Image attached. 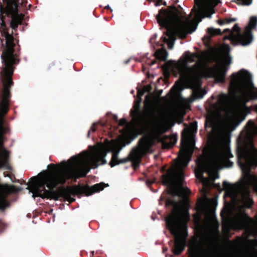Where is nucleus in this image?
Wrapping results in <instances>:
<instances>
[{
	"label": "nucleus",
	"mask_w": 257,
	"mask_h": 257,
	"mask_svg": "<svg viewBox=\"0 0 257 257\" xmlns=\"http://www.w3.org/2000/svg\"><path fill=\"white\" fill-rule=\"evenodd\" d=\"M69 164L64 161L63 166L53 172H46L38 176L32 177L27 183L29 189L33 193V197H40L42 199L58 200L61 197L70 203L75 201L71 195H85L89 196L95 192L102 190L104 183L96 184L91 187L75 185L73 187L61 186L55 190L59 185H64L67 180L76 181L77 179L84 177L91 168L83 156H74L68 160Z\"/></svg>",
	"instance_id": "f257e3e1"
},
{
	"label": "nucleus",
	"mask_w": 257,
	"mask_h": 257,
	"mask_svg": "<svg viewBox=\"0 0 257 257\" xmlns=\"http://www.w3.org/2000/svg\"><path fill=\"white\" fill-rule=\"evenodd\" d=\"M195 6L192 12L195 13V20L191 21L186 18L182 20V8L178 6V10L174 5L169 6L168 10L162 8L156 16V19L159 26L166 30L164 35L172 39L177 36L181 39L186 37L187 34H191L195 31L198 23L201 22L205 18L211 17L215 13L214 8H206V6L211 4L214 0H194ZM243 5L248 6L252 3V0H237Z\"/></svg>",
	"instance_id": "f03ea898"
},
{
	"label": "nucleus",
	"mask_w": 257,
	"mask_h": 257,
	"mask_svg": "<svg viewBox=\"0 0 257 257\" xmlns=\"http://www.w3.org/2000/svg\"><path fill=\"white\" fill-rule=\"evenodd\" d=\"M10 56L7 52L3 54V64L0 70V169L5 168L11 170L12 168L9 164L10 152L4 146V143L7 140L4 135L10 131L5 116L10 110L12 97L11 88L14 85V65L18 61Z\"/></svg>",
	"instance_id": "7ed1b4c3"
},
{
	"label": "nucleus",
	"mask_w": 257,
	"mask_h": 257,
	"mask_svg": "<svg viewBox=\"0 0 257 257\" xmlns=\"http://www.w3.org/2000/svg\"><path fill=\"white\" fill-rule=\"evenodd\" d=\"M184 56L185 58L179 60L177 63L181 77L183 79L195 82L200 81L204 78L213 77L219 82H225L228 69L226 66H223L215 70L204 65L202 61H198L190 67L188 63L194 62L195 58L200 59V56L197 53H191L188 51L185 53Z\"/></svg>",
	"instance_id": "20e7f679"
},
{
	"label": "nucleus",
	"mask_w": 257,
	"mask_h": 257,
	"mask_svg": "<svg viewBox=\"0 0 257 257\" xmlns=\"http://www.w3.org/2000/svg\"><path fill=\"white\" fill-rule=\"evenodd\" d=\"M157 108L152 104L146 105L145 112L148 120H145L138 108L137 112H133V120L135 125L142 130L150 131L152 134L159 137L167 131L165 125L159 121L157 115Z\"/></svg>",
	"instance_id": "39448f33"
},
{
	"label": "nucleus",
	"mask_w": 257,
	"mask_h": 257,
	"mask_svg": "<svg viewBox=\"0 0 257 257\" xmlns=\"http://www.w3.org/2000/svg\"><path fill=\"white\" fill-rule=\"evenodd\" d=\"M162 184L168 187V194L172 196H179L180 192L182 194H188L190 190L187 187L184 188V174L182 170L176 171L169 168L166 174L161 176Z\"/></svg>",
	"instance_id": "423d86ee"
},
{
	"label": "nucleus",
	"mask_w": 257,
	"mask_h": 257,
	"mask_svg": "<svg viewBox=\"0 0 257 257\" xmlns=\"http://www.w3.org/2000/svg\"><path fill=\"white\" fill-rule=\"evenodd\" d=\"M1 21L0 31L3 39H1L0 38V52L2 51L1 55L2 66L0 67V70H1L3 64L2 56L3 54L5 52H7L10 56V57L11 58L16 59L18 60V63L14 65L15 70L16 66L19 64L20 61V50H18L17 48V47H20V46L18 44V46H16V43L18 44V41L17 42H15V41H17V40H15L13 36V33L12 32V33L10 34L8 32L3 17H2L1 19Z\"/></svg>",
	"instance_id": "0eeeda50"
},
{
	"label": "nucleus",
	"mask_w": 257,
	"mask_h": 257,
	"mask_svg": "<svg viewBox=\"0 0 257 257\" xmlns=\"http://www.w3.org/2000/svg\"><path fill=\"white\" fill-rule=\"evenodd\" d=\"M165 205L173 207V213L165 218L166 226L172 235L178 236L181 232V224L176 214L178 203L172 198H168Z\"/></svg>",
	"instance_id": "6e6552de"
},
{
	"label": "nucleus",
	"mask_w": 257,
	"mask_h": 257,
	"mask_svg": "<svg viewBox=\"0 0 257 257\" xmlns=\"http://www.w3.org/2000/svg\"><path fill=\"white\" fill-rule=\"evenodd\" d=\"M139 148L134 150L131 153L132 167L137 169L140 166L139 158L141 154H145L151 152L154 141L149 137H142L139 141Z\"/></svg>",
	"instance_id": "1a4fd4ad"
},
{
	"label": "nucleus",
	"mask_w": 257,
	"mask_h": 257,
	"mask_svg": "<svg viewBox=\"0 0 257 257\" xmlns=\"http://www.w3.org/2000/svg\"><path fill=\"white\" fill-rule=\"evenodd\" d=\"M231 78L230 85L232 86L239 85L241 87L242 91L248 87L255 88L251 81V74L245 70L241 69L237 73H232Z\"/></svg>",
	"instance_id": "9d476101"
},
{
	"label": "nucleus",
	"mask_w": 257,
	"mask_h": 257,
	"mask_svg": "<svg viewBox=\"0 0 257 257\" xmlns=\"http://www.w3.org/2000/svg\"><path fill=\"white\" fill-rule=\"evenodd\" d=\"M233 155L229 149H225L218 152L214 156L212 163L213 166L218 170L223 168H230L233 166V162L229 160L232 158Z\"/></svg>",
	"instance_id": "9b49d317"
},
{
	"label": "nucleus",
	"mask_w": 257,
	"mask_h": 257,
	"mask_svg": "<svg viewBox=\"0 0 257 257\" xmlns=\"http://www.w3.org/2000/svg\"><path fill=\"white\" fill-rule=\"evenodd\" d=\"M20 189L15 185H8L0 184V210L4 212L11 205L10 201L8 199V196L11 193H15L19 191Z\"/></svg>",
	"instance_id": "f8f14e48"
},
{
	"label": "nucleus",
	"mask_w": 257,
	"mask_h": 257,
	"mask_svg": "<svg viewBox=\"0 0 257 257\" xmlns=\"http://www.w3.org/2000/svg\"><path fill=\"white\" fill-rule=\"evenodd\" d=\"M189 141V135L186 133L182 134L181 139V145L182 147V154L180 156L181 161L185 166H187L191 160L193 150L188 146Z\"/></svg>",
	"instance_id": "ddd939ff"
},
{
	"label": "nucleus",
	"mask_w": 257,
	"mask_h": 257,
	"mask_svg": "<svg viewBox=\"0 0 257 257\" xmlns=\"http://www.w3.org/2000/svg\"><path fill=\"white\" fill-rule=\"evenodd\" d=\"M257 27V17L252 16L250 18L248 25L245 28L244 32L239 36V40L242 45H249L253 40L252 30Z\"/></svg>",
	"instance_id": "4468645a"
},
{
	"label": "nucleus",
	"mask_w": 257,
	"mask_h": 257,
	"mask_svg": "<svg viewBox=\"0 0 257 257\" xmlns=\"http://www.w3.org/2000/svg\"><path fill=\"white\" fill-rule=\"evenodd\" d=\"M186 232V236L184 238L181 237H177L174 241V245L172 248V252L174 255H180L185 249L186 243V236L188 235L187 232V226H184Z\"/></svg>",
	"instance_id": "2eb2a0df"
},
{
	"label": "nucleus",
	"mask_w": 257,
	"mask_h": 257,
	"mask_svg": "<svg viewBox=\"0 0 257 257\" xmlns=\"http://www.w3.org/2000/svg\"><path fill=\"white\" fill-rule=\"evenodd\" d=\"M198 173L196 174L197 178H203V173L208 171L209 164L207 160L202 157H199L197 161Z\"/></svg>",
	"instance_id": "dca6fc26"
},
{
	"label": "nucleus",
	"mask_w": 257,
	"mask_h": 257,
	"mask_svg": "<svg viewBox=\"0 0 257 257\" xmlns=\"http://www.w3.org/2000/svg\"><path fill=\"white\" fill-rule=\"evenodd\" d=\"M120 149L121 148H119L118 151L113 152L112 153L111 161L109 163V165L111 167H113L115 166L119 165L120 164L125 163L131 160V153L126 158L121 159H119L118 158V153Z\"/></svg>",
	"instance_id": "f3484780"
},
{
	"label": "nucleus",
	"mask_w": 257,
	"mask_h": 257,
	"mask_svg": "<svg viewBox=\"0 0 257 257\" xmlns=\"http://www.w3.org/2000/svg\"><path fill=\"white\" fill-rule=\"evenodd\" d=\"M106 155V152L103 151H100L98 155L94 158L91 165V168L95 169L99 165H104L106 164V161L105 159Z\"/></svg>",
	"instance_id": "a211bd4d"
},
{
	"label": "nucleus",
	"mask_w": 257,
	"mask_h": 257,
	"mask_svg": "<svg viewBox=\"0 0 257 257\" xmlns=\"http://www.w3.org/2000/svg\"><path fill=\"white\" fill-rule=\"evenodd\" d=\"M24 15L22 14H17L13 16L10 22L11 27L13 30H17L19 25H21L22 23Z\"/></svg>",
	"instance_id": "6ab92c4d"
},
{
	"label": "nucleus",
	"mask_w": 257,
	"mask_h": 257,
	"mask_svg": "<svg viewBox=\"0 0 257 257\" xmlns=\"http://www.w3.org/2000/svg\"><path fill=\"white\" fill-rule=\"evenodd\" d=\"M154 56L157 60L166 61L168 53L165 49H159L154 53Z\"/></svg>",
	"instance_id": "aec40b11"
},
{
	"label": "nucleus",
	"mask_w": 257,
	"mask_h": 257,
	"mask_svg": "<svg viewBox=\"0 0 257 257\" xmlns=\"http://www.w3.org/2000/svg\"><path fill=\"white\" fill-rule=\"evenodd\" d=\"M246 125L250 134L253 136L257 135V125L254 121L251 119L249 120L247 122Z\"/></svg>",
	"instance_id": "412c9836"
},
{
	"label": "nucleus",
	"mask_w": 257,
	"mask_h": 257,
	"mask_svg": "<svg viewBox=\"0 0 257 257\" xmlns=\"http://www.w3.org/2000/svg\"><path fill=\"white\" fill-rule=\"evenodd\" d=\"M254 202L253 199L249 197V192L248 191V194L242 200L243 206L246 208H250Z\"/></svg>",
	"instance_id": "4be33fe9"
},
{
	"label": "nucleus",
	"mask_w": 257,
	"mask_h": 257,
	"mask_svg": "<svg viewBox=\"0 0 257 257\" xmlns=\"http://www.w3.org/2000/svg\"><path fill=\"white\" fill-rule=\"evenodd\" d=\"M198 244L194 242L189 248L190 252L189 257H198V252L197 248Z\"/></svg>",
	"instance_id": "5701e85b"
},
{
	"label": "nucleus",
	"mask_w": 257,
	"mask_h": 257,
	"mask_svg": "<svg viewBox=\"0 0 257 257\" xmlns=\"http://www.w3.org/2000/svg\"><path fill=\"white\" fill-rule=\"evenodd\" d=\"M177 142V138H171L169 142H163L162 146L164 149H169L172 148Z\"/></svg>",
	"instance_id": "b1692460"
},
{
	"label": "nucleus",
	"mask_w": 257,
	"mask_h": 257,
	"mask_svg": "<svg viewBox=\"0 0 257 257\" xmlns=\"http://www.w3.org/2000/svg\"><path fill=\"white\" fill-rule=\"evenodd\" d=\"M207 33L211 36L220 35L222 34L221 31L220 29H214L213 28H208Z\"/></svg>",
	"instance_id": "393cba45"
},
{
	"label": "nucleus",
	"mask_w": 257,
	"mask_h": 257,
	"mask_svg": "<svg viewBox=\"0 0 257 257\" xmlns=\"http://www.w3.org/2000/svg\"><path fill=\"white\" fill-rule=\"evenodd\" d=\"M251 220V218L249 217L246 214L244 213V218L242 219L241 221V226L242 228L245 227L247 224L248 223V221H250Z\"/></svg>",
	"instance_id": "a878e982"
},
{
	"label": "nucleus",
	"mask_w": 257,
	"mask_h": 257,
	"mask_svg": "<svg viewBox=\"0 0 257 257\" xmlns=\"http://www.w3.org/2000/svg\"><path fill=\"white\" fill-rule=\"evenodd\" d=\"M248 96L250 99H257V89L256 90H250L248 92Z\"/></svg>",
	"instance_id": "bb28decb"
},
{
	"label": "nucleus",
	"mask_w": 257,
	"mask_h": 257,
	"mask_svg": "<svg viewBox=\"0 0 257 257\" xmlns=\"http://www.w3.org/2000/svg\"><path fill=\"white\" fill-rule=\"evenodd\" d=\"M173 63L174 61L172 60L167 61L162 66V68L163 70H169L172 67Z\"/></svg>",
	"instance_id": "cd10ccee"
},
{
	"label": "nucleus",
	"mask_w": 257,
	"mask_h": 257,
	"mask_svg": "<svg viewBox=\"0 0 257 257\" xmlns=\"http://www.w3.org/2000/svg\"><path fill=\"white\" fill-rule=\"evenodd\" d=\"M235 111L237 113L241 116V117H242V120L245 118L246 114H245L243 109L241 107H236L235 109Z\"/></svg>",
	"instance_id": "c85d7f7f"
},
{
	"label": "nucleus",
	"mask_w": 257,
	"mask_h": 257,
	"mask_svg": "<svg viewBox=\"0 0 257 257\" xmlns=\"http://www.w3.org/2000/svg\"><path fill=\"white\" fill-rule=\"evenodd\" d=\"M228 96L224 93H221L219 95V100L223 103H226L228 101Z\"/></svg>",
	"instance_id": "c756f323"
},
{
	"label": "nucleus",
	"mask_w": 257,
	"mask_h": 257,
	"mask_svg": "<svg viewBox=\"0 0 257 257\" xmlns=\"http://www.w3.org/2000/svg\"><path fill=\"white\" fill-rule=\"evenodd\" d=\"M206 91H198L195 92L194 95L196 98L197 99H201L203 98L204 95L205 94Z\"/></svg>",
	"instance_id": "7c9ffc66"
},
{
	"label": "nucleus",
	"mask_w": 257,
	"mask_h": 257,
	"mask_svg": "<svg viewBox=\"0 0 257 257\" xmlns=\"http://www.w3.org/2000/svg\"><path fill=\"white\" fill-rule=\"evenodd\" d=\"M243 149L241 147H238L237 150V155L238 158H241L243 156Z\"/></svg>",
	"instance_id": "2f4dec72"
},
{
	"label": "nucleus",
	"mask_w": 257,
	"mask_h": 257,
	"mask_svg": "<svg viewBox=\"0 0 257 257\" xmlns=\"http://www.w3.org/2000/svg\"><path fill=\"white\" fill-rule=\"evenodd\" d=\"M96 125V123H94L93 125L91 127L90 130L88 132L87 137L88 138L90 137V135L91 132H95L96 130V128H95V125Z\"/></svg>",
	"instance_id": "473e14b6"
},
{
	"label": "nucleus",
	"mask_w": 257,
	"mask_h": 257,
	"mask_svg": "<svg viewBox=\"0 0 257 257\" xmlns=\"http://www.w3.org/2000/svg\"><path fill=\"white\" fill-rule=\"evenodd\" d=\"M236 19L235 18H225L223 19V21L224 22V24H229L231 22H233L236 21Z\"/></svg>",
	"instance_id": "72a5a7b5"
},
{
	"label": "nucleus",
	"mask_w": 257,
	"mask_h": 257,
	"mask_svg": "<svg viewBox=\"0 0 257 257\" xmlns=\"http://www.w3.org/2000/svg\"><path fill=\"white\" fill-rule=\"evenodd\" d=\"M127 123V120L125 118H121L118 121V125L120 126H124Z\"/></svg>",
	"instance_id": "f704fd0d"
},
{
	"label": "nucleus",
	"mask_w": 257,
	"mask_h": 257,
	"mask_svg": "<svg viewBox=\"0 0 257 257\" xmlns=\"http://www.w3.org/2000/svg\"><path fill=\"white\" fill-rule=\"evenodd\" d=\"M202 249L205 251V257H210L211 253H210V250L206 249L204 248L203 247H202Z\"/></svg>",
	"instance_id": "c9c22d12"
},
{
	"label": "nucleus",
	"mask_w": 257,
	"mask_h": 257,
	"mask_svg": "<svg viewBox=\"0 0 257 257\" xmlns=\"http://www.w3.org/2000/svg\"><path fill=\"white\" fill-rule=\"evenodd\" d=\"M232 29L234 31L236 32H239L240 31V28L237 24H235L233 27Z\"/></svg>",
	"instance_id": "e433bc0d"
},
{
	"label": "nucleus",
	"mask_w": 257,
	"mask_h": 257,
	"mask_svg": "<svg viewBox=\"0 0 257 257\" xmlns=\"http://www.w3.org/2000/svg\"><path fill=\"white\" fill-rule=\"evenodd\" d=\"M223 186L224 188L227 189L231 186V184L226 181H224L223 182Z\"/></svg>",
	"instance_id": "4c0bfd02"
},
{
	"label": "nucleus",
	"mask_w": 257,
	"mask_h": 257,
	"mask_svg": "<svg viewBox=\"0 0 257 257\" xmlns=\"http://www.w3.org/2000/svg\"><path fill=\"white\" fill-rule=\"evenodd\" d=\"M138 95L140 97L142 96L144 94V91L143 90L139 89L137 92Z\"/></svg>",
	"instance_id": "58836bf2"
},
{
	"label": "nucleus",
	"mask_w": 257,
	"mask_h": 257,
	"mask_svg": "<svg viewBox=\"0 0 257 257\" xmlns=\"http://www.w3.org/2000/svg\"><path fill=\"white\" fill-rule=\"evenodd\" d=\"M217 22L220 26H222L224 24V22L223 21V20H221V19L218 20L217 21Z\"/></svg>",
	"instance_id": "ea45409f"
},
{
	"label": "nucleus",
	"mask_w": 257,
	"mask_h": 257,
	"mask_svg": "<svg viewBox=\"0 0 257 257\" xmlns=\"http://www.w3.org/2000/svg\"><path fill=\"white\" fill-rule=\"evenodd\" d=\"M112 119L115 122H117L118 121V118H117V116L115 114H113L112 115Z\"/></svg>",
	"instance_id": "a19ab883"
},
{
	"label": "nucleus",
	"mask_w": 257,
	"mask_h": 257,
	"mask_svg": "<svg viewBox=\"0 0 257 257\" xmlns=\"http://www.w3.org/2000/svg\"><path fill=\"white\" fill-rule=\"evenodd\" d=\"M156 63H157V61L156 60H154L153 61H151L150 62H148V64L150 66H153V65H154Z\"/></svg>",
	"instance_id": "79ce46f5"
},
{
	"label": "nucleus",
	"mask_w": 257,
	"mask_h": 257,
	"mask_svg": "<svg viewBox=\"0 0 257 257\" xmlns=\"http://www.w3.org/2000/svg\"><path fill=\"white\" fill-rule=\"evenodd\" d=\"M162 3H163V0H158L155 4V6H160Z\"/></svg>",
	"instance_id": "37998d69"
},
{
	"label": "nucleus",
	"mask_w": 257,
	"mask_h": 257,
	"mask_svg": "<svg viewBox=\"0 0 257 257\" xmlns=\"http://www.w3.org/2000/svg\"><path fill=\"white\" fill-rule=\"evenodd\" d=\"M163 41L165 43H168L169 42V39L165 37L163 38Z\"/></svg>",
	"instance_id": "c03bdc74"
},
{
	"label": "nucleus",
	"mask_w": 257,
	"mask_h": 257,
	"mask_svg": "<svg viewBox=\"0 0 257 257\" xmlns=\"http://www.w3.org/2000/svg\"><path fill=\"white\" fill-rule=\"evenodd\" d=\"M252 164L255 166H257V160H254L252 161Z\"/></svg>",
	"instance_id": "a18cd8bd"
},
{
	"label": "nucleus",
	"mask_w": 257,
	"mask_h": 257,
	"mask_svg": "<svg viewBox=\"0 0 257 257\" xmlns=\"http://www.w3.org/2000/svg\"><path fill=\"white\" fill-rule=\"evenodd\" d=\"M227 60V62L228 63V64H230V63L231 62V57L229 56V57L227 58V60Z\"/></svg>",
	"instance_id": "49530a36"
},
{
	"label": "nucleus",
	"mask_w": 257,
	"mask_h": 257,
	"mask_svg": "<svg viewBox=\"0 0 257 257\" xmlns=\"http://www.w3.org/2000/svg\"><path fill=\"white\" fill-rule=\"evenodd\" d=\"M161 171L163 173L165 172L166 171L165 167H163L161 169Z\"/></svg>",
	"instance_id": "de8ad7c7"
},
{
	"label": "nucleus",
	"mask_w": 257,
	"mask_h": 257,
	"mask_svg": "<svg viewBox=\"0 0 257 257\" xmlns=\"http://www.w3.org/2000/svg\"><path fill=\"white\" fill-rule=\"evenodd\" d=\"M105 9L110 10L111 12L112 11V9H111L110 7L108 5L104 8Z\"/></svg>",
	"instance_id": "09e8293b"
},
{
	"label": "nucleus",
	"mask_w": 257,
	"mask_h": 257,
	"mask_svg": "<svg viewBox=\"0 0 257 257\" xmlns=\"http://www.w3.org/2000/svg\"><path fill=\"white\" fill-rule=\"evenodd\" d=\"M4 175L5 177H9L12 179L11 177L7 173H6V172L4 173Z\"/></svg>",
	"instance_id": "8fccbe9b"
},
{
	"label": "nucleus",
	"mask_w": 257,
	"mask_h": 257,
	"mask_svg": "<svg viewBox=\"0 0 257 257\" xmlns=\"http://www.w3.org/2000/svg\"><path fill=\"white\" fill-rule=\"evenodd\" d=\"M254 109L255 111L257 112V104H256L254 106Z\"/></svg>",
	"instance_id": "3c124183"
},
{
	"label": "nucleus",
	"mask_w": 257,
	"mask_h": 257,
	"mask_svg": "<svg viewBox=\"0 0 257 257\" xmlns=\"http://www.w3.org/2000/svg\"><path fill=\"white\" fill-rule=\"evenodd\" d=\"M224 32H230V30L229 29H225L224 30Z\"/></svg>",
	"instance_id": "603ef678"
},
{
	"label": "nucleus",
	"mask_w": 257,
	"mask_h": 257,
	"mask_svg": "<svg viewBox=\"0 0 257 257\" xmlns=\"http://www.w3.org/2000/svg\"><path fill=\"white\" fill-rule=\"evenodd\" d=\"M51 166H52L54 168H55V165L54 164H51Z\"/></svg>",
	"instance_id": "864d4df0"
},
{
	"label": "nucleus",
	"mask_w": 257,
	"mask_h": 257,
	"mask_svg": "<svg viewBox=\"0 0 257 257\" xmlns=\"http://www.w3.org/2000/svg\"><path fill=\"white\" fill-rule=\"evenodd\" d=\"M163 5L164 6H166L167 5V4H166V2H164V3H162Z\"/></svg>",
	"instance_id": "5fc2aeb1"
},
{
	"label": "nucleus",
	"mask_w": 257,
	"mask_h": 257,
	"mask_svg": "<svg viewBox=\"0 0 257 257\" xmlns=\"http://www.w3.org/2000/svg\"><path fill=\"white\" fill-rule=\"evenodd\" d=\"M173 47V45L172 46H171L170 45H169V48H172Z\"/></svg>",
	"instance_id": "6e6d98bb"
},
{
	"label": "nucleus",
	"mask_w": 257,
	"mask_h": 257,
	"mask_svg": "<svg viewBox=\"0 0 257 257\" xmlns=\"http://www.w3.org/2000/svg\"><path fill=\"white\" fill-rule=\"evenodd\" d=\"M147 87H149V89H151V86H150V85H148Z\"/></svg>",
	"instance_id": "4d7b16f0"
},
{
	"label": "nucleus",
	"mask_w": 257,
	"mask_h": 257,
	"mask_svg": "<svg viewBox=\"0 0 257 257\" xmlns=\"http://www.w3.org/2000/svg\"><path fill=\"white\" fill-rule=\"evenodd\" d=\"M178 2H179V0H176V1H175V4H177Z\"/></svg>",
	"instance_id": "13d9d810"
},
{
	"label": "nucleus",
	"mask_w": 257,
	"mask_h": 257,
	"mask_svg": "<svg viewBox=\"0 0 257 257\" xmlns=\"http://www.w3.org/2000/svg\"><path fill=\"white\" fill-rule=\"evenodd\" d=\"M244 107L245 108H247V107H246V106L245 105V104L244 105Z\"/></svg>",
	"instance_id": "bf43d9fd"
},
{
	"label": "nucleus",
	"mask_w": 257,
	"mask_h": 257,
	"mask_svg": "<svg viewBox=\"0 0 257 257\" xmlns=\"http://www.w3.org/2000/svg\"><path fill=\"white\" fill-rule=\"evenodd\" d=\"M218 177H219L218 174H217V175H216V178H218Z\"/></svg>",
	"instance_id": "052dcab7"
},
{
	"label": "nucleus",
	"mask_w": 257,
	"mask_h": 257,
	"mask_svg": "<svg viewBox=\"0 0 257 257\" xmlns=\"http://www.w3.org/2000/svg\"><path fill=\"white\" fill-rule=\"evenodd\" d=\"M105 125H106V123L102 124V125H103V126H104Z\"/></svg>",
	"instance_id": "680f3d73"
},
{
	"label": "nucleus",
	"mask_w": 257,
	"mask_h": 257,
	"mask_svg": "<svg viewBox=\"0 0 257 257\" xmlns=\"http://www.w3.org/2000/svg\"><path fill=\"white\" fill-rule=\"evenodd\" d=\"M243 95H245V94L244 93V92H243Z\"/></svg>",
	"instance_id": "e2e57ef3"
}]
</instances>
